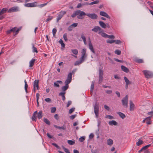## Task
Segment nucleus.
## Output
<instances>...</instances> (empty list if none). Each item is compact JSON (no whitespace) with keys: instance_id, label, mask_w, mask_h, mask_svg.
<instances>
[{"instance_id":"nucleus-47","label":"nucleus","mask_w":153,"mask_h":153,"mask_svg":"<svg viewBox=\"0 0 153 153\" xmlns=\"http://www.w3.org/2000/svg\"><path fill=\"white\" fill-rule=\"evenodd\" d=\"M75 108H72L69 110V113L70 114H71L75 110Z\"/></svg>"},{"instance_id":"nucleus-36","label":"nucleus","mask_w":153,"mask_h":153,"mask_svg":"<svg viewBox=\"0 0 153 153\" xmlns=\"http://www.w3.org/2000/svg\"><path fill=\"white\" fill-rule=\"evenodd\" d=\"M151 146V144H148L147 145H146L143 147H142V149L143 150H145L147 149L149 147Z\"/></svg>"},{"instance_id":"nucleus-16","label":"nucleus","mask_w":153,"mask_h":153,"mask_svg":"<svg viewBox=\"0 0 153 153\" xmlns=\"http://www.w3.org/2000/svg\"><path fill=\"white\" fill-rule=\"evenodd\" d=\"M129 102L130 103V110L131 111H133L134 110V104L133 103L131 100H130L129 101Z\"/></svg>"},{"instance_id":"nucleus-17","label":"nucleus","mask_w":153,"mask_h":153,"mask_svg":"<svg viewBox=\"0 0 153 153\" xmlns=\"http://www.w3.org/2000/svg\"><path fill=\"white\" fill-rule=\"evenodd\" d=\"M121 68L123 71L126 73H128L129 71V70L128 68L123 65H121Z\"/></svg>"},{"instance_id":"nucleus-4","label":"nucleus","mask_w":153,"mask_h":153,"mask_svg":"<svg viewBox=\"0 0 153 153\" xmlns=\"http://www.w3.org/2000/svg\"><path fill=\"white\" fill-rule=\"evenodd\" d=\"M143 72L147 78H150L153 76V74L149 71L146 70L143 71Z\"/></svg>"},{"instance_id":"nucleus-37","label":"nucleus","mask_w":153,"mask_h":153,"mask_svg":"<svg viewBox=\"0 0 153 153\" xmlns=\"http://www.w3.org/2000/svg\"><path fill=\"white\" fill-rule=\"evenodd\" d=\"M32 48L33 49V52H36V53H38V51H37V48L35 47L34 45L33 44Z\"/></svg>"},{"instance_id":"nucleus-38","label":"nucleus","mask_w":153,"mask_h":153,"mask_svg":"<svg viewBox=\"0 0 153 153\" xmlns=\"http://www.w3.org/2000/svg\"><path fill=\"white\" fill-rule=\"evenodd\" d=\"M59 43L61 44V46L62 47H65V45L64 43L63 42V41L61 39H60L59 41Z\"/></svg>"},{"instance_id":"nucleus-21","label":"nucleus","mask_w":153,"mask_h":153,"mask_svg":"<svg viewBox=\"0 0 153 153\" xmlns=\"http://www.w3.org/2000/svg\"><path fill=\"white\" fill-rule=\"evenodd\" d=\"M113 143V140L111 139H109L107 140V144L109 146H111Z\"/></svg>"},{"instance_id":"nucleus-42","label":"nucleus","mask_w":153,"mask_h":153,"mask_svg":"<svg viewBox=\"0 0 153 153\" xmlns=\"http://www.w3.org/2000/svg\"><path fill=\"white\" fill-rule=\"evenodd\" d=\"M57 30L56 28H53L52 30L53 34V36H55V34Z\"/></svg>"},{"instance_id":"nucleus-40","label":"nucleus","mask_w":153,"mask_h":153,"mask_svg":"<svg viewBox=\"0 0 153 153\" xmlns=\"http://www.w3.org/2000/svg\"><path fill=\"white\" fill-rule=\"evenodd\" d=\"M25 91L26 92H27V88L28 87V85L27 84V82L25 80Z\"/></svg>"},{"instance_id":"nucleus-27","label":"nucleus","mask_w":153,"mask_h":153,"mask_svg":"<svg viewBox=\"0 0 153 153\" xmlns=\"http://www.w3.org/2000/svg\"><path fill=\"white\" fill-rule=\"evenodd\" d=\"M16 27H13L10 30H7V33L8 34H9L12 32L15 31L16 30Z\"/></svg>"},{"instance_id":"nucleus-32","label":"nucleus","mask_w":153,"mask_h":153,"mask_svg":"<svg viewBox=\"0 0 153 153\" xmlns=\"http://www.w3.org/2000/svg\"><path fill=\"white\" fill-rule=\"evenodd\" d=\"M68 85H65V86H63L62 87V90L63 91H65L68 89Z\"/></svg>"},{"instance_id":"nucleus-52","label":"nucleus","mask_w":153,"mask_h":153,"mask_svg":"<svg viewBox=\"0 0 153 153\" xmlns=\"http://www.w3.org/2000/svg\"><path fill=\"white\" fill-rule=\"evenodd\" d=\"M101 36L105 38H107V34L105 33L102 32V34H101Z\"/></svg>"},{"instance_id":"nucleus-12","label":"nucleus","mask_w":153,"mask_h":153,"mask_svg":"<svg viewBox=\"0 0 153 153\" xmlns=\"http://www.w3.org/2000/svg\"><path fill=\"white\" fill-rule=\"evenodd\" d=\"M80 11L81 12H80L79 14L78 15L77 17L78 19H83V17H82V16L86 15V14L84 11H82L81 10Z\"/></svg>"},{"instance_id":"nucleus-10","label":"nucleus","mask_w":153,"mask_h":153,"mask_svg":"<svg viewBox=\"0 0 153 153\" xmlns=\"http://www.w3.org/2000/svg\"><path fill=\"white\" fill-rule=\"evenodd\" d=\"M18 10V7H13L11 8L8 11V13H12Z\"/></svg>"},{"instance_id":"nucleus-11","label":"nucleus","mask_w":153,"mask_h":153,"mask_svg":"<svg viewBox=\"0 0 153 153\" xmlns=\"http://www.w3.org/2000/svg\"><path fill=\"white\" fill-rule=\"evenodd\" d=\"M124 79L126 82V89H127L128 88V85L130 84L131 82L126 76L124 77Z\"/></svg>"},{"instance_id":"nucleus-15","label":"nucleus","mask_w":153,"mask_h":153,"mask_svg":"<svg viewBox=\"0 0 153 153\" xmlns=\"http://www.w3.org/2000/svg\"><path fill=\"white\" fill-rule=\"evenodd\" d=\"M39 81V80H35L34 82L33 87H35V88L36 87L37 90H38L39 88L38 84Z\"/></svg>"},{"instance_id":"nucleus-5","label":"nucleus","mask_w":153,"mask_h":153,"mask_svg":"<svg viewBox=\"0 0 153 153\" xmlns=\"http://www.w3.org/2000/svg\"><path fill=\"white\" fill-rule=\"evenodd\" d=\"M66 12L65 11H61L59 15L57 16L56 18V22H58L59 20H60L62 17L63 15L66 13Z\"/></svg>"},{"instance_id":"nucleus-7","label":"nucleus","mask_w":153,"mask_h":153,"mask_svg":"<svg viewBox=\"0 0 153 153\" xmlns=\"http://www.w3.org/2000/svg\"><path fill=\"white\" fill-rule=\"evenodd\" d=\"M86 15L93 19H97L98 17L97 15L94 13L92 14L87 13L86 14Z\"/></svg>"},{"instance_id":"nucleus-45","label":"nucleus","mask_w":153,"mask_h":153,"mask_svg":"<svg viewBox=\"0 0 153 153\" xmlns=\"http://www.w3.org/2000/svg\"><path fill=\"white\" fill-rule=\"evenodd\" d=\"M85 140V137H82L79 139V141L80 142H83Z\"/></svg>"},{"instance_id":"nucleus-55","label":"nucleus","mask_w":153,"mask_h":153,"mask_svg":"<svg viewBox=\"0 0 153 153\" xmlns=\"http://www.w3.org/2000/svg\"><path fill=\"white\" fill-rule=\"evenodd\" d=\"M45 100L48 102H51V100L50 98H47L45 99Z\"/></svg>"},{"instance_id":"nucleus-49","label":"nucleus","mask_w":153,"mask_h":153,"mask_svg":"<svg viewBox=\"0 0 153 153\" xmlns=\"http://www.w3.org/2000/svg\"><path fill=\"white\" fill-rule=\"evenodd\" d=\"M81 63H82L79 62V61H77L75 62L74 65L75 66H76L79 65Z\"/></svg>"},{"instance_id":"nucleus-20","label":"nucleus","mask_w":153,"mask_h":153,"mask_svg":"<svg viewBox=\"0 0 153 153\" xmlns=\"http://www.w3.org/2000/svg\"><path fill=\"white\" fill-rule=\"evenodd\" d=\"M108 124L110 126H116L117 125V123L114 120H112L109 121Z\"/></svg>"},{"instance_id":"nucleus-1","label":"nucleus","mask_w":153,"mask_h":153,"mask_svg":"<svg viewBox=\"0 0 153 153\" xmlns=\"http://www.w3.org/2000/svg\"><path fill=\"white\" fill-rule=\"evenodd\" d=\"M128 95H127L122 100V102L123 105L124 106H125L126 108L128 107Z\"/></svg>"},{"instance_id":"nucleus-57","label":"nucleus","mask_w":153,"mask_h":153,"mask_svg":"<svg viewBox=\"0 0 153 153\" xmlns=\"http://www.w3.org/2000/svg\"><path fill=\"white\" fill-rule=\"evenodd\" d=\"M104 107L105 108V109H106L107 111H109L110 110V109L109 107L106 105H104Z\"/></svg>"},{"instance_id":"nucleus-9","label":"nucleus","mask_w":153,"mask_h":153,"mask_svg":"<svg viewBox=\"0 0 153 153\" xmlns=\"http://www.w3.org/2000/svg\"><path fill=\"white\" fill-rule=\"evenodd\" d=\"M37 2H35L33 3H28L25 4V6L27 7H34L37 6Z\"/></svg>"},{"instance_id":"nucleus-23","label":"nucleus","mask_w":153,"mask_h":153,"mask_svg":"<svg viewBox=\"0 0 153 153\" xmlns=\"http://www.w3.org/2000/svg\"><path fill=\"white\" fill-rule=\"evenodd\" d=\"M117 114H118L120 117L123 119L126 117L125 115L122 113L120 112H117Z\"/></svg>"},{"instance_id":"nucleus-26","label":"nucleus","mask_w":153,"mask_h":153,"mask_svg":"<svg viewBox=\"0 0 153 153\" xmlns=\"http://www.w3.org/2000/svg\"><path fill=\"white\" fill-rule=\"evenodd\" d=\"M54 126L56 128H58L59 129H62L63 130H65L66 128L65 126H63L62 127H60V126H57L56 125H54Z\"/></svg>"},{"instance_id":"nucleus-2","label":"nucleus","mask_w":153,"mask_h":153,"mask_svg":"<svg viewBox=\"0 0 153 153\" xmlns=\"http://www.w3.org/2000/svg\"><path fill=\"white\" fill-rule=\"evenodd\" d=\"M103 71L101 69H100L99 70V83L100 84L101 83L103 79Z\"/></svg>"},{"instance_id":"nucleus-59","label":"nucleus","mask_w":153,"mask_h":153,"mask_svg":"<svg viewBox=\"0 0 153 153\" xmlns=\"http://www.w3.org/2000/svg\"><path fill=\"white\" fill-rule=\"evenodd\" d=\"M115 43L117 44H119L121 43V41L119 40H115Z\"/></svg>"},{"instance_id":"nucleus-53","label":"nucleus","mask_w":153,"mask_h":153,"mask_svg":"<svg viewBox=\"0 0 153 153\" xmlns=\"http://www.w3.org/2000/svg\"><path fill=\"white\" fill-rule=\"evenodd\" d=\"M107 38L111 39H114L115 38V37L113 35H108Z\"/></svg>"},{"instance_id":"nucleus-6","label":"nucleus","mask_w":153,"mask_h":153,"mask_svg":"<svg viewBox=\"0 0 153 153\" xmlns=\"http://www.w3.org/2000/svg\"><path fill=\"white\" fill-rule=\"evenodd\" d=\"M92 30L95 32H97L98 31H100L99 34H100L102 33L103 30H102L99 26H95L92 29Z\"/></svg>"},{"instance_id":"nucleus-41","label":"nucleus","mask_w":153,"mask_h":153,"mask_svg":"<svg viewBox=\"0 0 153 153\" xmlns=\"http://www.w3.org/2000/svg\"><path fill=\"white\" fill-rule=\"evenodd\" d=\"M114 53L117 55H120L121 53V51L119 50H116L115 51Z\"/></svg>"},{"instance_id":"nucleus-33","label":"nucleus","mask_w":153,"mask_h":153,"mask_svg":"<svg viewBox=\"0 0 153 153\" xmlns=\"http://www.w3.org/2000/svg\"><path fill=\"white\" fill-rule=\"evenodd\" d=\"M43 121L47 125H50V122L47 118H44Z\"/></svg>"},{"instance_id":"nucleus-50","label":"nucleus","mask_w":153,"mask_h":153,"mask_svg":"<svg viewBox=\"0 0 153 153\" xmlns=\"http://www.w3.org/2000/svg\"><path fill=\"white\" fill-rule=\"evenodd\" d=\"M136 62L138 63H142L143 62V61L142 59H138L136 60Z\"/></svg>"},{"instance_id":"nucleus-44","label":"nucleus","mask_w":153,"mask_h":153,"mask_svg":"<svg viewBox=\"0 0 153 153\" xmlns=\"http://www.w3.org/2000/svg\"><path fill=\"white\" fill-rule=\"evenodd\" d=\"M56 110V108L55 107H52L51 108V112L52 113H54Z\"/></svg>"},{"instance_id":"nucleus-8","label":"nucleus","mask_w":153,"mask_h":153,"mask_svg":"<svg viewBox=\"0 0 153 153\" xmlns=\"http://www.w3.org/2000/svg\"><path fill=\"white\" fill-rule=\"evenodd\" d=\"M99 106L96 103L94 106V112L96 117H98L99 114Z\"/></svg>"},{"instance_id":"nucleus-60","label":"nucleus","mask_w":153,"mask_h":153,"mask_svg":"<svg viewBox=\"0 0 153 153\" xmlns=\"http://www.w3.org/2000/svg\"><path fill=\"white\" fill-rule=\"evenodd\" d=\"M81 37L83 41H85L86 40V39L85 37L83 35V34H82L81 35Z\"/></svg>"},{"instance_id":"nucleus-58","label":"nucleus","mask_w":153,"mask_h":153,"mask_svg":"<svg viewBox=\"0 0 153 153\" xmlns=\"http://www.w3.org/2000/svg\"><path fill=\"white\" fill-rule=\"evenodd\" d=\"M36 117L35 116V115H34L33 114V116L32 117V120L33 121H36Z\"/></svg>"},{"instance_id":"nucleus-29","label":"nucleus","mask_w":153,"mask_h":153,"mask_svg":"<svg viewBox=\"0 0 153 153\" xmlns=\"http://www.w3.org/2000/svg\"><path fill=\"white\" fill-rule=\"evenodd\" d=\"M94 82H92V83L91 85V92L92 94L93 90L94 89Z\"/></svg>"},{"instance_id":"nucleus-18","label":"nucleus","mask_w":153,"mask_h":153,"mask_svg":"<svg viewBox=\"0 0 153 153\" xmlns=\"http://www.w3.org/2000/svg\"><path fill=\"white\" fill-rule=\"evenodd\" d=\"M99 24L100 26L103 28H105L106 27L107 25L102 21H100L99 22Z\"/></svg>"},{"instance_id":"nucleus-63","label":"nucleus","mask_w":153,"mask_h":153,"mask_svg":"<svg viewBox=\"0 0 153 153\" xmlns=\"http://www.w3.org/2000/svg\"><path fill=\"white\" fill-rule=\"evenodd\" d=\"M78 25L77 23H74L71 25L73 27H76Z\"/></svg>"},{"instance_id":"nucleus-39","label":"nucleus","mask_w":153,"mask_h":153,"mask_svg":"<svg viewBox=\"0 0 153 153\" xmlns=\"http://www.w3.org/2000/svg\"><path fill=\"white\" fill-rule=\"evenodd\" d=\"M68 143L69 144L71 145H73L75 143V142L74 141H73L71 140H68Z\"/></svg>"},{"instance_id":"nucleus-48","label":"nucleus","mask_w":153,"mask_h":153,"mask_svg":"<svg viewBox=\"0 0 153 153\" xmlns=\"http://www.w3.org/2000/svg\"><path fill=\"white\" fill-rule=\"evenodd\" d=\"M63 37L65 41L67 42L68 40V39L67 38V34L66 33L64 34Z\"/></svg>"},{"instance_id":"nucleus-51","label":"nucleus","mask_w":153,"mask_h":153,"mask_svg":"<svg viewBox=\"0 0 153 153\" xmlns=\"http://www.w3.org/2000/svg\"><path fill=\"white\" fill-rule=\"evenodd\" d=\"M86 57V56L85 57L84 56H82L81 57L80 59L79 62L82 63L84 61V59Z\"/></svg>"},{"instance_id":"nucleus-64","label":"nucleus","mask_w":153,"mask_h":153,"mask_svg":"<svg viewBox=\"0 0 153 153\" xmlns=\"http://www.w3.org/2000/svg\"><path fill=\"white\" fill-rule=\"evenodd\" d=\"M94 137V135L92 133H91L90 134L89 136V138L90 139H92Z\"/></svg>"},{"instance_id":"nucleus-19","label":"nucleus","mask_w":153,"mask_h":153,"mask_svg":"<svg viewBox=\"0 0 153 153\" xmlns=\"http://www.w3.org/2000/svg\"><path fill=\"white\" fill-rule=\"evenodd\" d=\"M80 12H81L80 10H78L75 11L74 13L71 15V17L72 18L75 17L76 15H79Z\"/></svg>"},{"instance_id":"nucleus-13","label":"nucleus","mask_w":153,"mask_h":153,"mask_svg":"<svg viewBox=\"0 0 153 153\" xmlns=\"http://www.w3.org/2000/svg\"><path fill=\"white\" fill-rule=\"evenodd\" d=\"M100 14L101 16H104L109 19H110V17L107 13L104 11H100Z\"/></svg>"},{"instance_id":"nucleus-35","label":"nucleus","mask_w":153,"mask_h":153,"mask_svg":"<svg viewBox=\"0 0 153 153\" xmlns=\"http://www.w3.org/2000/svg\"><path fill=\"white\" fill-rule=\"evenodd\" d=\"M71 51L74 54L76 55H77L78 54V51L76 49L71 50Z\"/></svg>"},{"instance_id":"nucleus-34","label":"nucleus","mask_w":153,"mask_h":153,"mask_svg":"<svg viewBox=\"0 0 153 153\" xmlns=\"http://www.w3.org/2000/svg\"><path fill=\"white\" fill-rule=\"evenodd\" d=\"M115 42V40L112 39V40H109L108 39L106 40V42L108 43L111 44L113 43L114 42Z\"/></svg>"},{"instance_id":"nucleus-14","label":"nucleus","mask_w":153,"mask_h":153,"mask_svg":"<svg viewBox=\"0 0 153 153\" xmlns=\"http://www.w3.org/2000/svg\"><path fill=\"white\" fill-rule=\"evenodd\" d=\"M88 45L89 48L90 49V50L94 53H95V52L94 49L93 47V46L92 43H91V42L90 38H89Z\"/></svg>"},{"instance_id":"nucleus-56","label":"nucleus","mask_w":153,"mask_h":153,"mask_svg":"<svg viewBox=\"0 0 153 153\" xmlns=\"http://www.w3.org/2000/svg\"><path fill=\"white\" fill-rule=\"evenodd\" d=\"M52 144L53 146L56 147L57 148L59 149H60L59 147L56 143H52Z\"/></svg>"},{"instance_id":"nucleus-30","label":"nucleus","mask_w":153,"mask_h":153,"mask_svg":"<svg viewBox=\"0 0 153 153\" xmlns=\"http://www.w3.org/2000/svg\"><path fill=\"white\" fill-rule=\"evenodd\" d=\"M143 143V142L142 140L140 139H139L137 143L136 144L137 146H139L142 144Z\"/></svg>"},{"instance_id":"nucleus-31","label":"nucleus","mask_w":153,"mask_h":153,"mask_svg":"<svg viewBox=\"0 0 153 153\" xmlns=\"http://www.w3.org/2000/svg\"><path fill=\"white\" fill-rule=\"evenodd\" d=\"M100 1L99 0H96L93 2H91L89 3V5H92L93 4H97L99 3Z\"/></svg>"},{"instance_id":"nucleus-54","label":"nucleus","mask_w":153,"mask_h":153,"mask_svg":"<svg viewBox=\"0 0 153 153\" xmlns=\"http://www.w3.org/2000/svg\"><path fill=\"white\" fill-rule=\"evenodd\" d=\"M62 147L63 149H64L65 152L66 153H68L69 152L68 150V149H67L65 148L64 146H62Z\"/></svg>"},{"instance_id":"nucleus-43","label":"nucleus","mask_w":153,"mask_h":153,"mask_svg":"<svg viewBox=\"0 0 153 153\" xmlns=\"http://www.w3.org/2000/svg\"><path fill=\"white\" fill-rule=\"evenodd\" d=\"M53 18V17L52 16H48V18L46 20V22H48V21L51 20Z\"/></svg>"},{"instance_id":"nucleus-3","label":"nucleus","mask_w":153,"mask_h":153,"mask_svg":"<svg viewBox=\"0 0 153 153\" xmlns=\"http://www.w3.org/2000/svg\"><path fill=\"white\" fill-rule=\"evenodd\" d=\"M72 78L71 73H69L68 75L67 79L65 82L66 85H68V84L71 82L72 80Z\"/></svg>"},{"instance_id":"nucleus-28","label":"nucleus","mask_w":153,"mask_h":153,"mask_svg":"<svg viewBox=\"0 0 153 153\" xmlns=\"http://www.w3.org/2000/svg\"><path fill=\"white\" fill-rule=\"evenodd\" d=\"M86 50L85 49H83L81 52L82 53V56H84L85 57V56L86 57V56H85V54H86Z\"/></svg>"},{"instance_id":"nucleus-61","label":"nucleus","mask_w":153,"mask_h":153,"mask_svg":"<svg viewBox=\"0 0 153 153\" xmlns=\"http://www.w3.org/2000/svg\"><path fill=\"white\" fill-rule=\"evenodd\" d=\"M73 27L71 25L68 27V30L69 31H71L73 29Z\"/></svg>"},{"instance_id":"nucleus-25","label":"nucleus","mask_w":153,"mask_h":153,"mask_svg":"<svg viewBox=\"0 0 153 153\" xmlns=\"http://www.w3.org/2000/svg\"><path fill=\"white\" fill-rule=\"evenodd\" d=\"M42 111H40L37 114V117L39 119H40L42 117Z\"/></svg>"},{"instance_id":"nucleus-46","label":"nucleus","mask_w":153,"mask_h":153,"mask_svg":"<svg viewBox=\"0 0 153 153\" xmlns=\"http://www.w3.org/2000/svg\"><path fill=\"white\" fill-rule=\"evenodd\" d=\"M3 14L5 13L7 11V8H4L1 10Z\"/></svg>"},{"instance_id":"nucleus-22","label":"nucleus","mask_w":153,"mask_h":153,"mask_svg":"<svg viewBox=\"0 0 153 153\" xmlns=\"http://www.w3.org/2000/svg\"><path fill=\"white\" fill-rule=\"evenodd\" d=\"M36 59H33L30 62L29 67H32L34 65Z\"/></svg>"},{"instance_id":"nucleus-24","label":"nucleus","mask_w":153,"mask_h":153,"mask_svg":"<svg viewBox=\"0 0 153 153\" xmlns=\"http://www.w3.org/2000/svg\"><path fill=\"white\" fill-rule=\"evenodd\" d=\"M65 94V92H61L59 94V96H62V100L64 101L65 100V97L64 95Z\"/></svg>"},{"instance_id":"nucleus-62","label":"nucleus","mask_w":153,"mask_h":153,"mask_svg":"<svg viewBox=\"0 0 153 153\" xmlns=\"http://www.w3.org/2000/svg\"><path fill=\"white\" fill-rule=\"evenodd\" d=\"M76 116V114L72 115L70 116V118L71 119L73 120L75 117Z\"/></svg>"}]
</instances>
